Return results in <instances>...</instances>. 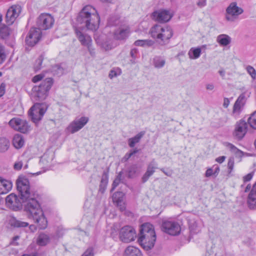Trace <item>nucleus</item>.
Masks as SVG:
<instances>
[{
  "label": "nucleus",
  "instance_id": "obj_1",
  "mask_svg": "<svg viewBox=\"0 0 256 256\" xmlns=\"http://www.w3.org/2000/svg\"><path fill=\"white\" fill-rule=\"evenodd\" d=\"M17 190L24 204V211L28 218L37 224L40 230L48 226V221L40 202L36 199L38 194L31 189L28 180L20 176L16 180Z\"/></svg>",
  "mask_w": 256,
  "mask_h": 256
},
{
  "label": "nucleus",
  "instance_id": "obj_2",
  "mask_svg": "<svg viewBox=\"0 0 256 256\" xmlns=\"http://www.w3.org/2000/svg\"><path fill=\"white\" fill-rule=\"evenodd\" d=\"M76 21L82 26L95 31L99 28L100 17L96 10L92 6H85L79 12Z\"/></svg>",
  "mask_w": 256,
  "mask_h": 256
},
{
  "label": "nucleus",
  "instance_id": "obj_3",
  "mask_svg": "<svg viewBox=\"0 0 256 256\" xmlns=\"http://www.w3.org/2000/svg\"><path fill=\"white\" fill-rule=\"evenodd\" d=\"M156 234L153 225L144 223L142 225L138 236V242L146 250L152 248L156 241Z\"/></svg>",
  "mask_w": 256,
  "mask_h": 256
},
{
  "label": "nucleus",
  "instance_id": "obj_4",
  "mask_svg": "<svg viewBox=\"0 0 256 256\" xmlns=\"http://www.w3.org/2000/svg\"><path fill=\"white\" fill-rule=\"evenodd\" d=\"M53 84L52 78H46L38 86H34L32 88V99L34 102H40L44 100L48 96V92Z\"/></svg>",
  "mask_w": 256,
  "mask_h": 256
},
{
  "label": "nucleus",
  "instance_id": "obj_5",
  "mask_svg": "<svg viewBox=\"0 0 256 256\" xmlns=\"http://www.w3.org/2000/svg\"><path fill=\"white\" fill-rule=\"evenodd\" d=\"M151 36L162 44H166L172 37V30L168 26H164L160 24H156L152 26L150 32Z\"/></svg>",
  "mask_w": 256,
  "mask_h": 256
},
{
  "label": "nucleus",
  "instance_id": "obj_6",
  "mask_svg": "<svg viewBox=\"0 0 256 256\" xmlns=\"http://www.w3.org/2000/svg\"><path fill=\"white\" fill-rule=\"evenodd\" d=\"M48 106L44 102H36L29 110L28 115L32 120L36 126L42 120L46 112Z\"/></svg>",
  "mask_w": 256,
  "mask_h": 256
},
{
  "label": "nucleus",
  "instance_id": "obj_7",
  "mask_svg": "<svg viewBox=\"0 0 256 256\" xmlns=\"http://www.w3.org/2000/svg\"><path fill=\"white\" fill-rule=\"evenodd\" d=\"M75 32L77 38L82 45L86 46L90 54L92 56H94L96 53L95 49L92 46V40L91 37L88 34L82 32L79 28H76Z\"/></svg>",
  "mask_w": 256,
  "mask_h": 256
},
{
  "label": "nucleus",
  "instance_id": "obj_8",
  "mask_svg": "<svg viewBox=\"0 0 256 256\" xmlns=\"http://www.w3.org/2000/svg\"><path fill=\"white\" fill-rule=\"evenodd\" d=\"M9 125L14 130L26 134L30 130L28 122L19 118H14L8 122Z\"/></svg>",
  "mask_w": 256,
  "mask_h": 256
},
{
  "label": "nucleus",
  "instance_id": "obj_9",
  "mask_svg": "<svg viewBox=\"0 0 256 256\" xmlns=\"http://www.w3.org/2000/svg\"><path fill=\"white\" fill-rule=\"evenodd\" d=\"M162 229L163 232L171 236L178 235L181 231L180 226L178 222L168 220L162 222Z\"/></svg>",
  "mask_w": 256,
  "mask_h": 256
},
{
  "label": "nucleus",
  "instance_id": "obj_10",
  "mask_svg": "<svg viewBox=\"0 0 256 256\" xmlns=\"http://www.w3.org/2000/svg\"><path fill=\"white\" fill-rule=\"evenodd\" d=\"M243 12V9L238 7L236 2H232L226 9V19L228 22H234Z\"/></svg>",
  "mask_w": 256,
  "mask_h": 256
},
{
  "label": "nucleus",
  "instance_id": "obj_11",
  "mask_svg": "<svg viewBox=\"0 0 256 256\" xmlns=\"http://www.w3.org/2000/svg\"><path fill=\"white\" fill-rule=\"evenodd\" d=\"M53 17L48 14H42L37 18L36 24L38 29L46 30L50 28L54 23Z\"/></svg>",
  "mask_w": 256,
  "mask_h": 256
},
{
  "label": "nucleus",
  "instance_id": "obj_12",
  "mask_svg": "<svg viewBox=\"0 0 256 256\" xmlns=\"http://www.w3.org/2000/svg\"><path fill=\"white\" fill-rule=\"evenodd\" d=\"M136 238L135 230L130 226L122 227L120 232V238L124 242H130L134 240Z\"/></svg>",
  "mask_w": 256,
  "mask_h": 256
},
{
  "label": "nucleus",
  "instance_id": "obj_13",
  "mask_svg": "<svg viewBox=\"0 0 256 256\" xmlns=\"http://www.w3.org/2000/svg\"><path fill=\"white\" fill-rule=\"evenodd\" d=\"M22 7L18 4L12 5L7 10L6 22L8 25H12L18 18L22 12Z\"/></svg>",
  "mask_w": 256,
  "mask_h": 256
},
{
  "label": "nucleus",
  "instance_id": "obj_14",
  "mask_svg": "<svg viewBox=\"0 0 256 256\" xmlns=\"http://www.w3.org/2000/svg\"><path fill=\"white\" fill-rule=\"evenodd\" d=\"M41 36V30L36 28H32L26 38V43L28 46H33L38 42Z\"/></svg>",
  "mask_w": 256,
  "mask_h": 256
},
{
  "label": "nucleus",
  "instance_id": "obj_15",
  "mask_svg": "<svg viewBox=\"0 0 256 256\" xmlns=\"http://www.w3.org/2000/svg\"><path fill=\"white\" fill-rule=\"evenodd\" d=\"M250 94V92L246 90L238 97L233 106L232 114L234 116H237L240 114L246 102V95L248 96Z\"/></svg>",
  "mask_w": 256,
  "mask_h": 256
},
{
  "label": "nucleus",
  "instance_id": "obj_16",
  "mask_svg": "<svg viewBox=\"0 0 256 256\" xmlns=\"http://www.w3.org/2000/svg\"><path fill=\"white\" fill-rule=\"evenodd\" d=\"M88 118L82 116L71 122L66 128V130L71 134H74L82 129L88 122Z\"/></svg>",
  "mask_w": 256,
  "mask_h": 256
},
{
  "label": "nucleus",
  "instance_id": "obj_17",
  "mask_svg": "<svg viewBox=\"0 0 256 256\" xmlns=\"http://www.w3.org/2000/svg\"><path fill=\"white\" fill-rule=\"evenodd\" d=\"M247 124L244 120H240L238 122L233 133L234 138L238 140H242L247 132Z\"/></svg>",
  "mask_w": 256,
  "mask_h": 256
},
{
  "label": "nucleus",
  "instance_id": "obj_18",
  "mask_svg": "<svg viewBox=\"0 0 256 256\" xmlns=\"http://www.w3.org/2000/svg\"><path fill=\"white\" fill-rule=\"evenodd\" d=\"M6 204L10 209L17 211L22 208V202L14 194H10L6 198Z\"/></svg>",
  "mask_w": 256,
  "mask_h": 256
},
{
  "label": "nucleus",
  "instance_id": "obj_19",
  "mask_svg": "<svg viewBox=\"0 0 256 256\" xmlns=\"http://www.w3.org/2000/svg\"><path fill=\"white\" fill-rule=\"evenodd\" d=\"M152 16L153 19L160 22H168L172 18L170 12L166 10H159L154 12Z\"/></svg>",
  "mask_w": 256,
  "mask_h": 256
},
{
  "label": "nucleus",
  "instance_id": "obj_20",
  "mask_svg": "<svg viewBox=\"0 0 256 256\" xmlns=\"http://www.w3.org/2000/svg\"><path fill=\"white\" fill-rule=\"evenodd\" d=\"M157 164L154 160H153L148 165L146 171L142 177V182H146L149 178L153 174L156 168Z\"/></svg>",
  "mask_w": 256,
  "mask_h": 256
},
{
  "label": "nucleus",
  "instance_id": "obj_21",
  "mask_svg": "<svg viewBox=\"0 0 256 256\" xmlns=\"http://www.w3.org/2000/svg\"><path fill=\"white\" fill-rule=\"evenodd\" d=\"M248 204L250 208H256V182L253 185L248 196Z\"/></svg>",
  "mask_w": 256,
  "mask_h": 256
},
{
  "label": "nucleus",
  "instance_id": "obj_22",
  "mask_svg": "<svg viewBox=\"0 0 256 256\" xmlns=\"http://www.w3.org/2000/svg\"><path fill=\"white\" fill-rule=\"evenodd\" d=\"M130 34V28L126 26L120 28L114 33V37L116 40H124Z\"/></svg>",
  "mask_w": 256,
  "mask_h": 256
},
{
  "label": "nucleus",
  "instance_id": "obj_23",
  "mask_svg": "<svg viewBox=\"0 0 256 256\" xmlns=\"http://www.w3.org/2000/svg\"><path fill=\"white\" fill-rule=\"evenodd\" d=\"M12 183L9 181L2 179L0 176V190L1 194H5L10 191L12 188Z\"/></svg>",
  "mask_w": 256,
  "mask_h": 256
},
{
  "label": "nucleus",
  "instance_id": "obj_24",
  "mask_svg": "<svg viewBox=\"0 0 256 256\" xmlns=\"http://www.w3.org/2000/svg\"><path fill=\"white\" fill-rule=\"evenodd\" d=\"M50 236L45 233L42 232L38 236L36 244L40 246H46L50 242Z\"/></svg>",
  "mask_w": 256,
  "mask_h": 256
},
{
  "label": "nucleus",
  "instance_id": "obj_25",
  "mask_svg": "<svg viewBox=\"0 0 256 256\" xmlns=\"http://www.w3.org/2000/svg\"><path fill=\"white\" fill-rule=\"evenodd\" d=\"M124 256H142V255L138 248L133 246H129L125 250Z\"/></svg>",
  "mask_w": 256,
  "mask_h": 256
},
{
  "label": "nucleus",
  "instance_id": "obj_26",
  "mask_svg": "<svg viewBox=\"0 0 256 256\" xmlns=\"http://www.w3.org/2000/svg\"><path fill=\"white\" fill-rule=\"evenodd\" d=\"M53 159V154L50 156L47 154H44L40 160V164L41 166H45L47 169L51 167L52 162Z\"/></svg>",
  "mask_w": 256,
  "mask_h": 256
},
{
  "label": "nucleus",
  "instance_id": "obj_27",
  "mask_svg": "<svg viewBox=\"0 0 256 256\" xmlns=\"http://www.w3.org/2000/svg\"><path fill=\"white\" fill-rule=\"evenodd\" d=\"M24 144L23 136L20 134H15L12 140V144L16 149L22 148Z\"/></svg>",
  "mask_w": 256,
  "mask_h": 256
},
{
  "label": "nucleus",
  "instance_id": "obj_28",
  "mask_svg": "<svg viewBox=\"0 0 256 256\" xmlns=\"http://www.w3.org/2000/svg\"><path fill=\"white\" fill-rule=\"evenodd\" d=\"M8 223L10 226L16 228H24L28 226V222L18 220L13 217L10 218Z\"/></svg>",
  "mask_w": 256,
  "mask_h": 256
},
{
  "label": "nucleus",
  "instance_id": "obj_29",
  "mask_svg": "<svg viewBox=\"0 0 256 256\" xmlns=\"http://www.w3.org/2000/svg\"><path fill=\"white\" fill-rule=\"evenodd\" d=\"M201 53L202 49L200 48H192L188 52V56L190 59L196 60L200 56Z\"/></svg>",
  "mask_w": 256,
  "mask_h": 256
},
{
  "label": "nucleus",
  "instance_id": "obj_30",
  "mask_svg": "<svg viewBox=\"0 0 256 256\" xmlns=\"http://www.w3.org/2000/svg\"><path fill=\"white\" fill-rule=\"evenodd\" d=\"M144 132H140L136 135L134 137L130 138L128 140V144L130 147H134L136 144L140 142V139L142 138V137L144 136Z\"/></svg>",
  "mask_w": 256,
  "mask_h": 256
},
{
  "label": "nucleus",
  "instance_id": "obj_31",
  "mask_svg": "<svg viewBox=\"0 0 256 256\" xmlns=\"http://www.w3.org/2000/svg\"><path fill=\"white\" fill-rule=\"evenodd\" d=\"M108 174L106 172H104L99 188V191L102 193H104L105 191L108 184Z\"/></svg>",
  "mask_w": 256,
  "mask_h": 256
},
{
  "label": "nucleus",
  "instance_id": "obj_32",
  "mask_svg": "<svg viewBox=\"0 0 256 256\" xmlns=\"http://www.w3.org/2000/svg\"><path fill=\"white\" fill-rule=\"evenodd\" d=\"M152 63L156 68H160L164 66L166 60L162 56H156L153 58Z\"/></svg>",
  "mask_w": 256,
  "mask_h": 256
},
{
  "label": "nucleus",
  "instance_id": "obj_33",
  "mask_svg": "<svg viewBox=\"0 0 256 256\" xmlns=\"http://www.w3.org/2000/svg\"><path fill=\"white\" fill-rule=\"evenodd\" d=\"M217 41L220 45L226 46L230 43V38L227 35L220 34L218 36Z\"/></svg>",
  "mask_w": 256,
  "mask_h": 256
},
{
  "label": "nucleus",
  "instance_id": "obj_34",
  "mask_svg": "<svg viewBox=\"0 0 256 256\" xmlns=\"http://www.w3.org/2000/svg\"><path fill=\"white\" fill-rule=\"evenodd\" d=\"M10 141L4 138H0V152H6L10 147Z\"/></svg>",
  "mask_w": 256,
  "mask_h": 256
},
{
  "label": "nucleus",
  "instance_id": "obj_35",
  "mask_svg": "<svg viewBox=\"0 0 256 256\" xmlns=\"http://www.w3.org/2000/svg\"><path fill=\"white\" fill-rule=\"evenodd\" d=\"M140 172V168L136 164L132 165L129 168L128 173L130 178H133Z\"/></svg>",
  "mask_w": 256,
  "mask_h": 256
},
{
  "label": "nucleus",
  "instance_id": "obj_36",
  "mask_svg": "<svg viewBox=\"0 0 256 256\" xmlns=\"http://www.w3.org/2000/svg\"><path fill=\"white\" fill-rule=\"evenodd\" d=\"M124 196V194L122 192H115L112 196L113 200L116 203L117 205H119L123 202Z\"/></svg>",
  "mask_w": 256,
  "mask_h": 256
},
{
  "label": "nucleus",
  "instance_id": "obj_37",
  "mask_svg": "<svg viewBox=\"0 0 256 256\" xmlns=\"http://www.w3.org/2000/svg\"><path fill=\"white\" fill-rule=\"evenodd\" d=\"M154 42L152 40H137L134 42V44L136 46H152L154 44Z\"/></svg>",
  "mask_w": 256,
  "mask_h": 256
},
{
  "label": "nucleus",
  "instance_id": "obj_38",
  "mask_svg": "<svg viewBox=\"0 0 256 256\" xmlns=\"http://www.w3.org/2000/svg\"><path fill=\"white\" fill-rule=\"evenodd\" d=\"M248 122L251 128L256 129V110L249 117Z\"/></svg>",
  "mask_w": 256,
  "mask_h": 256
},
{
  "label": "nucleus",
  "instance_id": "obj_39",
  "mask_svg": "<svg viewBox=\"0 0 256 256\" xmlns=\"http://www.w3.org/2000/svg\"><path fill=\"white\" fill-rule=\"evenodd\" d=\"M10 34V30L8 26H4L0 28V36L2 38L6 40Z\"/></svg>",
  "mask_w": 256,
  "mask_h": 256
},
{
  "label": "nucleus",
  "instance_id": "obj_40",
  "mask_svg": "<svg viewBox=\"0 0 256 256\" xmlns=\"http://www.w3.org/2000/svg\"><path fill=\"white\" fill-rule=\"evenodd\" d=\"M43 60V56H40L36 60L34 66V70L36 72L38 71L41 69Z\"/></svg>",
  "mask_w": 256,
  "mask_h": 256
},
{
  "label": "nucleus",
  "instance_id": "obj_41",
  "mask_svg": "<svg viewBox=\"0 0 256 256\" xmlns=\"http://www.w3.org/2000/svg\"><path fill=\"white\" fill-rule=\"evenodd\" d=\"M122 176V172H120L116 176V178L114 180L112 184V188L111 191H113L118 186L121 180V178Z\"/></svg>",
  "mask_w": 256,
  "mask_h": 256
},
{
  "label": "nucleus",
  "instance_id": "obj_42",
  "mask_svg": "<svg viewBox=\"0 0 256 256\" xmlns=\"http://www.w3.org/2000/svg\"><path fill=\"white\" fill-rule=\"evenodd\" d=\"M130 55L132 58L130 60L131 63L135 64L136 63L135 60L138 58V50L136 48H132L130 52Z\"/></svg>",
  "mask_w": 256,
  "mask_h": 256
},
{
  "label": "nucleus",
  "instance_id": "obj_43",
  "mask_svg": "<svg viewBox=\"0 0 256 256\" xmlns=\"http://www.w3.org/2000/svg\"><path fill=\"white\" fill-rule=\"evenodd\" d=\"M6 58V54L4 46L0 44V64H2Z\"/></svg>",
  "mask_w": 256,
  "mask_h": 256
},
{
  "label": "nucleus",
  "instance_id": "obj_44",
  "mask_svg": "<svg viewBox=\"0 0 256 256\" xmlns=\"http://www.w3.org/2000/svg\"><path fill=\"white\" fill-rule=\"evenodd\" d=\"M246 70L248 74L251 76L253 80L256 78V71L255 69L250 66H248L246 68Z\"/></svg>",
  "mask_w": 256,
  "mask_h": 256
},
{
  "label": "nucleus",
  "instance_id": "obj_45",
  "mask_svg": "<svg viewBox=\"0 0 256 256\" xmlns=\"http://www.w3.org/2000/svg\"><path fill=\"white\" fill-rule=\"evenodd\" d=\"M227 147L230 150L235 154H242V152L238 150L237 148H236L234 144L228 143L226 145Z\"/></svg>",
  "mask_w": 256,
  "mask_h": 256
},
{
  "label": "nucleus",
  "instance_id": "obj_46",
  "mask_svg": "<svg viewBox=\"0 0 256 256\" xmlns=\"http://www.w3.org/2000/svg\"><path fill=\"white\" fill-rule=\"evenodd\" d=\"M102 47L106 50H108L113 48V46L111 42L106 41L102 44Z\"/></svg>",
  "mask_w": 256,
  "mask_h": 256
},
{
  "label": "nucleus",
  "instance_id": "obj_47",
  "mask_svg": "<svg viewBox=\"0 0 256 256\" xmlns=\"http://www.w3.org/2000/svg\"><path fill=\"white\" fill-rule=\"evenodd\" d=\"M234 166V160L233 158H230L228 163V174H230L232 172Z\"/></svg>",
  "mask_w": 256,
  "mask_h": 256
},
{
  "label": "nucleus",
  "instance_id": "obj_48",
  "mask_svg": "<svg viewBox=\"0 0 256 256\" xmlns=\"http://www.w3.org/2000/svg\"><path fill=\"white\" fill-rule=\"evenodd\" d=\"M207 4V0H197L196 6L200 8L204 7Z\"/></svg>",
  "mask_w": 256,
  "mask_h": 256
},
{
  "label": "nucleus",
  "instance_id": "obj_49",
  "mask_svg": "<svg viewBox=\"0 0 256 256\" xmlns=\"http://www.w3.org/2000/svg\"><path fill=\"white\" fill-rule=\"evenodd\" d=\"M254 176V172H250L243 177V181L246 182L250 181Z\"/></svg>",
  "mask_w": 256,
  "mask_h": 256
},
{
  "label": "nucleus",
  "instance_id": "obj_50",
  "mask_svg": "<svg viewBox=\"0 0 256 256\" xmlns=\"http://www.w3.org/2000/svg\"><path fill=\"white\" fill-rule=\"evenodd\" d=\"M82 256H94L93 249L92 248H88Z\"/></svg>",
  "mask_w": 256,
  "mask_h": 256
},
{
  "label": "nucleus",
  "instance_id": "obj_51",
  "mask_svg": "<svg viewBox=\"0 0 256 256\" xmlns=\"http://www.w3.org/2000/svg\"><path fill=\"white\" fill-rule=\"evenodd\" d=\"M120 74V72H119V73H117V72L115 70H111L108 76L110 79L117 76L118 75Z\"/></svg>",
  "mask_w": 256,
  "mask_h": 256
},
{
  "label": "nucleus",
  "instance_id": "obj_52",
  "mask_svg": "<svg viewBox=\"0 0 256 256\" xmlns=\"http://www.w3.org/2000/svg\"><path fill=\"white\" fill-rule=\"evenodd\" d=\"M213 175H214V172L212 168H208L205 174L206 177L208 178Z\"/></svg>",
  "mask_w": 256,
  "mask_h": 256
},
{
  "label": "nucleus",
  "instance_id": "obj_53",
  "mask_svg": "<svg viewBox=\"0 0 256 256\" xmlns=\"http://www.w3.org/2000/svg\"><path fill=\"white\" fill-rule=\"evenodd\" d=\"M64 234V230L62 228H58L56 232V236L58 238H60L62 237Z\"/></svg>",
  "mask_w": 256,
  "mask_h": 256
},
{
  "label": "nucleus",
  "instance_id": "obj_54",
  "mask_svg": "<svg viewBox=\"0 0 256 256\" xmlns=\"http://www.w3.org/2000/svg\"><path fill=\"white\" fill-rule=\"evenodd\" d=\"M42 78H43V76L42 74H38V75L35 76L32 78V80L34 82H38L41 80Z\"/></svg>",
  "mask_w": 256,
  "mask_h": 256
},
{
  "label": "nucleus",
  "instance_id": "obj_55",
  "mask_svg": "<svg viewBox=\"0 0 256 256\" xmlns=\"http://www.w3.org/2000/svg\"><path fill=\"white\" fill-rule=\"evenodd\" d=\"M6 84L4 83L1 84L0 86V97L5 94Z\"/></svg>",
  "mask_w": 256,
  "mask_h": 256
},
{
  "label": "nucleus",
  "instance_id": "obj_56",
  "mask_svg": "<svg viewBox=\"0 0 256 256\" xmlns=\"http://www.w3.org/2000/svg\"><path fill=\"white\" fill-rule=\"evenodd\" d=\"M22 163L21 162H16L14 164V168L15 170H20L22 168Z\"/></svg>",
  "mask_w": 256,
  "mask_h": 256
},
{
  "label": "nucleus",
  "instance_id": "obj_57",
  "mask_svg": "<svg viewBox=\"0 0 256 256\" xmlns=\"http://www.w3.org/2000/svg\"><path fill=\"white\" fill-rule=\"evenodd\" d=\"M226 158V157L225 156H219V157L217 158H216V160L220 164H222L225 160Z\"/></svg>",
  "mask_w": 256,
  "mask_h": 256
},
{
  "label": "nucleus",
  "instance_id": "obj_58",
  "mask_svg": "<svg viewBox=\"0 0 256 256\" xmlns=\"http://www.w3.org/2000/svg\"><path fill=\"white\" fill-rule=\"evenodd\" d=\"M230 104V100L228 98H224V100L223 106L226 108Z\"/></svg>",
  "mask_w": 256,
  "mask_h": 256
},
{
  "label": "nucleus",
  "instance_id": "obj_59",
  "mask_svg": "<svg viewBox=\"0 0 256 256\" xmlns=\"http://www.w3.org/2000/svg\"><path fill=\"white\" fill-rule=\"evenodd\" d=\"M117 206L119 207L120 210L122 212L124 210L126 209L125 204L124 202H122V204H120L119 205H117Z\"/></svg>",
  "mask_w": 256,
  "mask_h": 256
},
{
  "label": "nucleus",
  "instance_id": "obj_60",
  "mask_svg": "<svg viewBox=\"0 0 256 256\" xmlns=\"http://www.w3.org/2000/svg\"><path fill=\"white\" fill-rule=\"evenodd\" d=\"M214 85L212 84H208L206 85V88L208 90H212L214 88Z\"/></svg>",
  "mask_w": 256,
  "mask_h": 256
},
{
  "label": "nucleus",
  "instance_id": "obj_61",
  "mask_svg": "<svg viewBox=\"0 0 256 256\" xmlns=\"http://www.w3.org/2000/svg\"><path fill=\"white\" fill-rule=\"evenodd\" d=\"M219 172H220L219 167L218 166H216L214 170V176H218V174L219 173Z\"/></svg>",
  "mask_w": 256,
  "mask_h": 256
},
{
  "label": "nucleus",
  "instance_id": "obj_62",
  "mask_svg": "<svg viewBox=\"0 0 256 256\" xmlns=\"http://www.w3.org/2000/svg\"><path fill=\"white\" fill-rule=\"evenodd\" d=\"M29 228L30 230L32 232H34L36 230V226L34 224L30 225L29 226Z\"/></svg>",
  "mask_w": 256,
  "mask_h": 256
},
{
  "label": "nucleus",
  "instance_id": "obj_63",
  "mask_svg": "<svg viewBox=\"0 0 256 256\" xmlns=\"http://www.w3.org/2000/svg\"><path fill=\"white\" fill-rule=\"evenodd\" d=\"M138 150L137 148H135L134 150L130 152V156H132L134 154L137 153Z\"/></svg>",
  "mask_w": 256,
  "mask_h": 256
},
{
  "label": "nucleus",
  "instance_id": "obj_64",
  "mask_svg": "<svg viewBox=\"0 0 256 256\" xmlns=\"http://www.w3.org/2000/svg\"><path fill=\"white\" fill-rule=\"evenodd\" d=\"M250 188H251L250 184H248V185H247V186H246V189H245V190H244V192H248V191H249V190H250Z\"/></svg>",
  "mask_w": 256,
  "mask_h": 256
}]
</instances>
